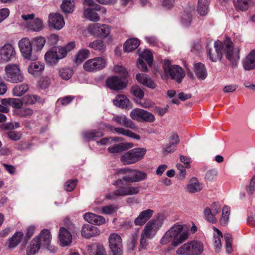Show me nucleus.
Instances as JSON below:
<instances>
[{
    "label": "nucleus",
    "mask_w": 255,
    "mask_h": 255,
    "mask_svg": "<svg viewBox=\"0 0 255 255\" xmlns=\"http://www.w3.org/2000/svg\"><path fill=\"white\" fill-rule=\"evenodd\" d=\"M110 248L113 255H121L122 244L121 236L116 233H111L109 237Z\"/></svg>",
    "instance_id": "f3484780"
},
{
    "label": "nucleus",
    "mask_w": 255,
    "mask_h": 255,
    "mask_svg": "<svg viewBox=\"0 0 255 255\" xmlns=\"http://www.w3.org/2000/svg\"><path fill=\"white\" fill-rule=\"evenodd\" d=\"M188 236V232L183 230L182 225L175 224L164 233L160 243L164 245L171 242L173 246L177 247L185 241Z\"/></svg>",
    "instance_id": "f03ea898"
},
{
    "label": "nucleus",
    "mask_w": 255,
    "mask_h": 255,
    "mask_svg": "<svg viewBox=\"0 0 255 255\" xmlns=\"http://www.w3.org/2000/svg\"><path fill=\"white\" fill-rule=\"evenodd\" d=\"M114 105L122 108H128L130 106V101L126 96L118 95L113 101Z\"/></svg>",
    "instance_id": "72a5a7b5"
},
{
    "label": "nucleus",
    "mask_w": 255,
    "mask_h": 255,
    "mask_svg": "<svg viewBox=\"0 0 255 255\" xmlns=\"http://www.w3.org/2000/svg\"><path fill=\"white\" fill-rule=\"evenodd\" d=\"M161 7L165 10H170L174 6L175 0H162Z\"/></svg>",
    "instance_id": "0e129e2a"
},
{
    "label": "nucleus",
    "mask_w": 255,
    "mask_h": 255,
    "mask_svg": "<svg viewBox=\"0 0 255 255\" xmlns=\"http://www.w3.org/2000/svg\"><path fill=\"white\" fill-rule=\"evenodd\" d=\"M204 185L195 177L191 178L186 187V190L190 193L199 192L202 190Z\"/></svg>",
    "instance_id": "393cba45"
},
{
    "label": "nucleus",
    "mask_w": 255,
    "mask_h": 255,
    "mask_svg": "<svg viewBox=\"0 0 255 255\" xmlns=\"http://www.w3.org/2000/svg\"><path fill=\"white\" fill-rule=\"evenodd\" d=\"M107 61L103 57H97L87 60L83 64L85 71L94 72L104 69L106 65Z\"/></svg>",
    "instance_id": "9b49d317"
},
{
    "label": "nucleus",
    "mask_w": 255,
    "mask_h": 255,
    "mask_svg": "<svg viewBox=\"0 0 255 255\" xmlns=\"http://www.w3.org/2000/svg\"><path fill=\"white\" fill-rule=\"evenodd\" d=\"M133 147V144L132 143H121L110 146L108 151L110 153H118Z\"/></svg>",
    "instance_id": "c756f323"
},
{
    "label": "nucleus",
    "mask_w": 255,
    "mask_h": 255,
    "mask_svg": "<svg viewBox=\"0 0 255 255\" xmlns=\"http://www.w3.org/2000/svg\"><path fill=\"white\" fill-rule=\"evenodd\" d=\"M90 55V51L87 49H82L78 52L75 57V63L79 65L82 63L84 60L88 58Z\"/></svg>",
    "instance_id": "37998d69"
},
{
    "label": "nucleus",
    "mask_w": 255,
    "mask_h": 255,
    "mask_svg": "<svg viewBox=\"0 0 255 255\" xmlns=\"http://www.w3.org/2000/svg\"><path fill=\"white\" fill-rule=\"evenodd\" d=\"M89 47L95 50L103 52L106 49V45L104 41L102 40H95L94 41L89 43Z\"/></svg>",
    "instance_id": "09e8293b"
},
{
    "label": "nucleus",
    "mask_w": 255,
    "mask_h": 255,
    "mask_svg": "<svg viewBox=\"0 0 255 255\" xmlns=\"http://www.w3.org/2000/svg\"><path fill=\"white\" fill-rule=\"evenodd\" d=\"M16 51L14 46L10 43L5 44L0 47V64H5L15 59Z\"/></svg>",
    "instance_id": "f8f14e48"
},
{
    "label": "nucleus",
    "mask_w": 255,
    "mask_h": 255,
    "mask_svg": "<svg viewBox=\"0 0 255 255\" xmlns=\"http://www.w3.org/2000/svg\"><path fill=\"white\" fill-rule=\"evenodd\" d=\"M250 0H237L235 7L242 11H246L249 6Z\"/></svg>",
    "instance_id": "5fc2aeb1"
},
{
    "label": "nucleus",
    "mask_w": 255,
    "mask_h": 255,
    "mask_svg": "<svg viewBox=\"0 0 255 255\" xmlns=\"http://www.w3.org/2000/svg\"><path fill=\"white\" fill-rule=\"evenodd\" d=\"M18 47L23 58L30 61H35L38 54L33 50L32 42L27 37H24L18 42Z\"/></svg>",
    "instance_id": "0eeeda50"
},
{
    "label": "nucleus",
    "mask_w": 255,
    "mask_h": 255,
    "mask_svg": "<svg viewBox=\"0 0 255 255\" xmlns=\"http://www.w3.org/2000/svg\"><path fill=\"white\" fill-rule=\"evenodd\" d=\"M84 4L89 6L84 11V15L86 18L93 22L100 20V17L96 12L101 9V6L96 4L93 0H85Z\"/></svg>",
    "instance_id": "ddd939ff"
},
{
    "label": "nucleus",
    "mask_w": 255,
    "mask_h": 255,
    "mask_svg": "<svg viewBox=\"0 0 255 255\" xmlns=\"http://www.w3.org/2000/svg\"><path fill=\"white\" fill-rule=\"evenodd\" d=\"M32 42L36 47L34 51L37 54V53L40 52L44 47L46 40L43 37L37 36L33 39Z\"/></svg>",
    "instance_id": "8fccbe9b"
},
{
    "label": "nucleus",
    "mask_w": 255,
    "mask_h": 255,
    "mask_svg": "<svg viewBox=\"0 0 255 255\" xmlns=\"http://www.w3.org/2000/svg\"><path fill=\"white\" fill-rule=\"evenodd\" d=\"M127 82L125 80H122L117 76H113L107 78L106 85L110 89L114 90H120L127 86Z\"/></svg>",
    "instance_id": "6ab92c4d"
},
{
    "label": "nucleus",
    "mask_w": 255,
    "mask_h": 255,
    "mask_svg": "<svg viewBox=\"0 0 255 255\" xmlns=\"http://www.w3.org/2000/svg\"><path fill=\"white\" fill-rule=\"evenodd\" d=\"M59 73L60 76L62 79L68 80L72 77L73 74V70L71 68L64 67L60 69Z\"/></svg>",
    "instance_id": "864d4df0"
},
{
    "label": "nucleus",
    "mask_w": 255,
    "mask_h": 255,
    "mask_svg": "<svg viewBox=\"0 0 255 255\" xmlns=\"http://www.w3.org/2000/svg\"><path fill=\"white\" fill-rule=\"evenodd\" d=\"M41 248H42L35 238H33L30 242L26 249V255H34L38 252Z\"/></svg>",
    "instance_id": "4c0bfd02"
},
{
    "label": "nucleus",
    "mask_w": 255,
    "mask_h": 255,
    "mask_svg": "<svg viewBox=\"0 0 255 255\" xmlns=\"http://www.w3.org/2000/svg\"><path fill=\"white\" fill-rule=\"evenodd\" d=\"M137 103L141 107L149 109L152 107L154 104V102L149 99L145 98L138 100Z\"/></svg>",
    "instance_id": "052dcab7"
},
{
    "label": "nucleus",
    "mask_w": 255,
    "mask_h": 255,
    "mask_svg": "<svg viewBox=\"0 0 255 255\" xmlns=\"http://www.w3.org/2000/svg\"><path fill=\"white\" fill-rule=\"evenodd\" d=\"M44 64L39 61L31 62L27 67V72L34 77L40 76L44 70Z\"/></svg>",
    "instance_id": "4be33fe9"
},
{
    "label": "nucleus",
    "mask_w": 255,
    "mask_h": 255,
    "mask_svg": "<svg viewBox=\"0 0 255 255\" xmlns=\"http://www.w3.org/2000/svg\"><path fill=\"white\" fill-rule=\"evenodd\" d=\"M59 240L61 246H69L72 242V236L71 233L65 228L61 227L59 230Z\"/></svg>",
    "instance_id": "5701e85b"
},
{
    "label": "nucleus",
    "mask_w": 255,
    "mask_h": 255,
    "mask_svg": "<svg viewBox=\"0 0 255 255\" xmlns=\"http://www.w3.org/2000/svg\"><path fill=\"white\" fill-rule=\"evenodd\" d=\"M38 244L44 249L50 253H55L57 251V248L51 245L52 235L50 231L44 229L40 233L34 237Z\"/></svg>",
    "instance_id": "6e6552de"
},
{
    "label": "nucleus",
    "mask_w": 255,
    "mask_h": 255,
    "mask_svg": "<svg viewBox=\"0 0 255 255\" xmlns=\"http://www.w3.org/2000/svg\"><path fill=\"white\" fill-rule=\"evenodd\" d=\"M213 243L216 252H219L222 247L221 239L223 237L221 232L217 228H214Z\"/></svg>",
    "instance_id": "ea45409f"
},
{
    "label": "nucleus",
    "mask_w": 255,
    "mask_h": 255,
    "mask_svg": "<svg viewBox=\"0 0 255 255\" xmlns=\"http://www.w3.org/2000/svg\"><path fill=\"white\" fill-rule=\"evenodd\" d=\"M1 103L4 105H9L12 107L15 110H19L22 107L23 101L22 99L19 98H5L1 100Z\"/></svg>",
    "instance_id": "2f4dec72"
},
{
    "label": "nucleus",
    "mask_w": 255,
    "mask_h": 255,
    "mask_svg": "<svg viewBox=\"0 0 255 255\" xmlns=\"http://www.w3.org/2000/svg\"><path fill=\"white\" fill-rule=\"evenodd\" d=\"M144 61H145L149 66H151L152 63L153 56L150 50H144L140 54V58L138 59L137 63V66L139 69L143 71H147V68Z\"/></svg>",
    "instance_id": "aec40b11"
},
{
    "label": "nucleus",
    "mask_w": 255,
    "mask_h": 255,
    "mask_svg": "<svg viewBox=\"0 0 255 255\" xmlns=\"http://www.w3.org/2000/svg\"><path fill=\"white\" fill-rule=\"evenodd\" d=\"M114 131L118 134L130 137L137 140L140 139V137L139 135L123 128H114Z\"/></svg>",
    "instance_id": "a18cd8bd"
},
{
    "label": "nucleus",
    "mask_w": 255,
    "mask_h": 255,
    "mask_svg": "<svg viewBox=\"0 0 255 255\" xmlns=\"http://www.w3.org/2000/svg\"><path fill=\"white\" fill-rule=\"evenodd\" d=\"M34 14H23L21 16L25 21L24 25L28 31L39 32L43 29L44 25L42 21L39 18H34Z\"/></svg>",
    "instance_id": "9d476101"
},
{
    "label": "nucleus",
    "mask_w": 255,
    "mask_h": 255,
    "mask_svg": "<svg viewBox=\"0 0 255 255\" xmlns=\"http://www.w3.org/2000/svg\"><path fill=\"white\" fill-rule=\"evenodd\" d=\"M87 251L91 255H106V252L102 246H98L96 244L87 246Z\"/></svg>",
    "instance_id": "e433bc0d"
},
{
    "label": "nucleus",
    "mask_w": 255,
    "mask_h": 255,
    "mask_svg": "<svg viewBox=\"0 0 255 255\" xmlns=\"http://www.w3.org/2000/svg\"><path fill=\"white\" fill-rule=\"evenodd\" d=\"M230 214V208L227 206H225L222 209V213L220 219V224L222 226H226L228 222Z\"/></svg>",
    "instance_id": "603ef678"
},
{
    "label": "nucleus",
    "mask_w": 255,
    "mask_h": 255,
    "mask_svg": "<svg viewBox=\"0 0 255 255\" xmlns=\"http://www.w3.org/2000/svg\"><path fill=\"white\" fill-rule=\"evenodd\" d=\"M113 120L120 125L135 130L137 128L136 125L133 121L127 118L125 115H115L113 118Z\"/></svg>",
    "instance_id": "cd10ccee"
},
{
    "label": "nucleus",
    "mask_w": 255,
    "mask_h": 255,
    "mask_svg": "<svg viewBox=\"0 0 255 255\" xmlns=\"http://www.w3.org/2000/svg\"><path fill=\"white\" fill-rule=\"evenodd\" d=\"M44 58L46 62L50 65L55 64L59 61L53 48L46 52Z\"/></svg>",
    "instance_id": "c03bdc74"
},
{
    "label": "nucleus",
    "mask_w": 255,
    "mask_h": 255,
    "mask_svg": "<svg viewBox=\"0 0 255 255\" xmlns=\"http://www.w3.org/2000/svg\"><path fill=\"white\" fill-rule=\"evenodd\" d=\"M162 224V221L160 218L153 219L147 223L141 234L140 245L142 248H146L148 240L152 239L156 235Z\"/></svg>",
    "instance_id": "7ed1b4c3"
},
{
    "label": "nucleus",
    "mask_w": 255,
    "mask_h": 255,
    "mask_svg": "<svg viewBox=\"0 0 255 255\" xmlns=\"http://www.w3.org/2000/svg\"><path fill=\"white\" fill-rule=\"evenodd\" d=\"M81 234L82 236L84 238L89 239L99 235L100 230L96 226L85 224H84L82 227Z\"/></svg>",
    "instance_id": "412c9836"
},
{
    "label": "nucleus",
    "mask_w": 255,
    "mask_h": 255,
    "mask_svg": "<svg viewBox=\"0 0 255 255\" xmlns=\"http://www.w3.org/2000/svg\"><path fill=\"white\" fill-rule=\"evenodd\" d=\"M113 71L122 76L125 79L128 75V71L127 70L121 65H115L113 67Z\"/></svg>",
    "instance_id": "4d7b16f0"
},
{
    "label": "nucleus",
    "mask_w": 255,
    "mask_h": 255,
    "mask_svg": "<svg viewBox=\"0 0 255 255\" xmlns=\"http://www.w3.org/2000/svg\"><path fill=\"white\" fill-rule=\"evenodd\" d=\"M117 207L114 205H109L100 207H93V210L94 212L98 214H102L105 215H110L113 214L117 210Z\"/></svg>",
    "instance_id": "f704fd0d"
},
{
    "label": "nucleus",
    "mask_w": 255,
    "mask_h": 255,
    "mask_svg": "<svg viewBox=\"0 0 255 255\" xmlns=\"http://www.w3.org/2000/svg\"><path fill=\"white\" fill-rule=\"evenodd\" d=\"M50 84V79L48 77H43L38 81V86L41 89L48 88Z\"/></svg>",
    "instance_id": "774afa93"
},
{
    "label": "nucleus",
    "mask_w": 255,
    "mask_h": 255,
    "mask_svg": "<svg viewBox=\"0 0 255 255\" xmlns=\"http://www.w3.org/2000/svg\"><path fill=\"white\" fill-rule=\"evenodd\" d=\"M132 93L134 96L139 99L138 100L142 99L144 96V91L138 86H135L132 88Z\"/></svg>",
    "instance_id": "69168bd1"
},
{
    "label": "nucleus",
    "mask_w": 255,
    "mask_h": 255,
    "mask_svg": "<svg viewBox=\"0 0 255 255\" xmlns=\"http://www.w3.org/2000/svg\"><path fill=\"white\" fill-rule=\"evenodd\" d=\"M153 211L146 209L141 212L134 220V224L136 226H142L152 216Z\"/></svg>",
    "instance_id": "c85d7f7f"
},
{
    "label": "nucleus",
    "mask_w": 255,
    "mask_h": 255,
    "mask_svg": "<svg viewBox=\"0 0 255 255\" xmlns=\"http://www.w3.org/2000/svg\"><path fill=\"white\" fill-rule=\"evenodd\" d=\"M61 8L65 13H72L75 8L74 1L72 0H63Z\"/></svg>",
    "instance_id": "de8ad7c7"
},
{
    "label": "nucleus",
    "mask_w": 255,
    "mask_h": 255,
    "mask_svg": "<svg viewBox=\"0 0 255 255\" xmlns=\"http://www.w3.org/2000/svg\"><path fill=\"white\" fill-rule=\"evenodd\" d=\"M22 99L23 103L26 105H33L38 100V97L35 95H26Z\"/></svg>",
    "instance_id": "bf43d9fd"
},
{
    "label": "nucleus",
    "mask_w": 255,
    "mask_h": 255,
    "mask_svg": "<svg viewBox=\"0 0 255 255\" xmlns=\"http://www.w3.org/2000/svg\"><path fill=\"white\" fill-rule=\"evenodd\" d=\"M87 31L93 36L106 38L110 33L111 30L107 25L95 23L89 26Z\"/></svg>",
    "instance_id": "2eb2a0df"
},
{
    "label": "nucleus",
    "mask_w": 255,
    "mask_h": 255,
    "mask_svg": "<svg viewBox=\"0 0 255 255\" xmlns=\"http://www.w3.org/2000/svg\"><path fill=\"white\" fill-rule=\"evenodd\" d=\"M204 214L206 219L210 222L212 223H216L217 222V218L216 217V214L213 213L210 210V208L207 207L204 210Z\"/></svg>",
    "instance_id": "13d9d810"
},
{
    "label": "nucleus",
    "mask_w": 255,
    "mask_h": 255,
    "mask_svg": "<svg viewBox=\"0 0 255 255\" xmlns=\"http://www.w3.org/2000/svg\"><path fill=\"white\" fill-rule=\"evenodd\" d=\"M214 47L215 50L214 52H211L209 49L207 50L208 55L211 61L212 62H216L218 60H221L222 57V49L223 46L221 42L217 41L214 43Z\"/></svg>",
    "instance_id": "b1692460"
},
{
    "label": "nucleus",
    "mask_w": 255,
    "mask_h": 255,
    "mask_svg": "<svg viewBox=\"0 0 255 255\" xmlns=\"http://www.w3.org/2000/svg\"><path fill=\"white\" fill-rule=\"evenodd\" d=\"M192 14L191 11H184L181 14V24L185 27L189 26L192 22Z\"/></svg>",
    "instance_id": "49530a36"
},
{
    "label": "nucleus",
    "mask_w": 255,
    "mask_h": 255,
    "mask_svg": "<svg viewBox=\"0 0 255 255\" xmlns=\"http://www.w3.org/2000/svg\"><path fill=\"white\" fill-rule=\"evenodd\" d=\"M117 174H125L122 179H117L114 185L118 188L114 191L113 193L108 194L106 198L109 200H114L117 197L132 196L139 193L140 186L123 185V182L126 183H135L144 181L147 179V174L138 169H133L130 168H124L117 170Z\"/></svg>",
    "instance_id": "f257e3e1"
},
{
    "label": "nucleus",
    "mask_w": 255,
    "mask_h": 255,
    "mask_svg": "<svg viewBox=\"0 0 255 255\" xmlns=\"http://www.w3.org/2000/svg\"><path fill=\"white\" fill-rule=\"evenodd\" d=\"M15 113L21 117H25L31 116L33 113V111L30 108H21L19 110H14Z\"/></svg>",
    "instance_id": "6e6d98bb"
},
{
    "label": "nucleus",
    "mask_w": 255,
    "mask_h": 255,
    "mask_svg": "<svg viewBox=\"0 0 255 255\" xmlns=\"http://www.w3.org/2000/svg\"><path fill=\"white\" fill-rule=\"evenodd\" d=\"M48 25L50 28L59 30L65 25L64 18L58 13L49 14Z\"/></svg>",
    "instance_id": "a211bd4d"
},
{
    "label": "nucleus",
    "mask_w": 255,
    "mask_h": 255,
    "mask_svg": "<svg viewBox=\"0 0 255 255\" xmlns=\"http://www.w3.org/2000/svg\"><path fill=\"white\" fill-rule=\"evenodd\" d=\"M139 44L140 41L137 38H130L124 43L123 50L125 52H130L136 49Z\"/></svg>",
    "instance_id": "473e14b6"
},
{
    "label": "nucleus",
    "mask_w": 255,
    "mask_h": 255,
    "mask_svg": "<svg viewBox=\"0 0 255 255\" xmlns=\"http://www.w3.org/2000/svg\"><path fill=\"white\" fill-rule=\"evenodd\" d=\"M60 60L65 58L67 55V51L63 46H58L52 48Z\"/></svg>",
    "instance_id": "680f3d73"
},
{
    "label": "nucleus",
    "mask_w": 255,
    "mask_h": 255,
    "mask_svg": "<svg viewBox=\"0 0 255 255\" xmlns=\"http://www.w3.org/2000/svg\"><path fill=\"white\" fill-rule=\"evenodd\" d=\"M130 116L136 121H144L151 123L155 120V117L153 114L140 108L133 109L130 113Z\"/></svg>",
    "instance_id": "dca6fc26"
},
{
    "label": "nucleus",
    "mask_w": 255,
    "mask_h": 255,
    "mask_svg": "<svg viewBox=\"0 0 255 255\" xmlns=\"http://www.w3.org/2000/svg\"><path fill=\"white\" fill-rule=\"evenodd\" d=\"M203 243L198 240H192L183 244L176 250L178 255H199L204 251Z\"/></svg>",
    "instance_id": "39448f33"
},
{
    "label": "nucleus",
    "mask_w": 255,
    "mask_h": 255,
    "mask_svg": "<svg viewBox=\"0 0 255 255\" xmlns=\"http://www.w3.org/2000/svg\"><path fill=\"white\" fill-rule=\"evenodd\" d=\"M83 137L87 140H95V138L100 137L103 136V133L101 131H87L82 134Z\"/></svg>",
    "instance_id": "3c124183"
},
{
    "label": "nucleus",
    "mask_w": 255,
    "mask_h": 255,
    "mask_svg": "<svg viewBox=\"0 0 255 255\" xmlns=\"http://www.w3.org/2000/svg\"><path fill=\"white\" fill-rule=\"evenodd\" d=\"M223 48L225 51L226 58L231 62L233 67H235L240 58L239 48H234L232 42L229 40L225 42Z\"/></svg>",
    "instance_id": "4468645a"
},
{
    "label": "nucleus",
    "mask_w": 255,
    "mask_h": 255,
    "mask_svg": "<svg viewBox=\"0 0 255 255\" xmlns=\"http://www.w3.org/2000/svg\"><path fill=\"white\" fill-rule=\"evenodd\" d=\"M163 69L166 74H169L171 78L180 83L185 76V73L181 67L177 65H171L168 59L164 61Z\"/></svg>",
    "instance_id": "1a4fd4ad"
},
{
    "label": "nucleus",
    "mask_w": 255,
    "mask_h": 255,
    "mask_svg": "<svg viewBox=\"0 0 255 255\" xmlns=\"http://www.w3.org/2000/svg\"><path fill=\"white\" fill-rule=\"evenodd\" d=\"M242 66L244 70H251L255 68V50H251L243 60Z\"/></svg>",
    "instance_id": "a878e982"
},
{
    "label": "nucleus",
    "mask_w": 255,
    "mask_h": 255,
    "mask_svg": "<svg viewBox=\"0 0 255 255\" xmlns=\"http://www.w3.org/2000/svg\"><path fill=\"white\" fill-rule=\"evenodd\" d=\"M3 78L7 82L15 84L22 82L25 79L23 71L16 63H9L5 66Z\"/></svg>",
    "instance_id": "20e7f679"
},
{
    "label": "nucleus",
    "mask_w": 255,
    "mask_h": 255,
    "mask_svg": "<svg viewBox=\"0 0 255 255\" xmlns=\"http://www.w3.org/2000/svg\"><path fill=\"white\" fill-rule=\"evenodd\" d=\"M209 2V0H198L197 11L201 16L208 13Z\"/></svg>",
    "instance_id": "a19ab883"
},
{
    "label": "nucleus",
    "mask_w": 255,
    "mask_h": 255,
    "mask_svg": "<svg viewBox=\"0 0 255 255\" xmlns=\"http://www.w3.org/2000/svg\"><path fill=\"white\" fill-rule=\"evenodd\" d=\"M146 151L144 148L133 149L121 156V161L124 165L136 163L144 158Z\"/></svg>",
    "instance_id": "423d86ee"
},
{
    "label": "nucleus",
    "mask_w": 255,
    "mask_h": 255,
    "mask_svg": "<svg viewBox=\"0 0 255 255\" xmlns=\"http://www.w3.org/2000/svg\"><path fill=\"white\" fill-rule=\"evenodd\" d=\"M24 237V233L21 231H17L9 239L8 246L9 249H13L19 244Z\"/></svg>",
    "instance_id": "c9c22d12"
},
{
    "label": "nucleus",
    "mask_w": 255,
    "mask_h": 255,
    "mask_svg": "<svg viewBox=\"0 0 255 255\" xmlns=\"http://www.w3.org/2000/svg\"><path fill=\"white\" fill-rule=\"evenodd\" d=\"M137 80L142 85L151 89L156 87V83L146 74H138L136 75Z\"/></svg>",
    "instance_id": "7c9ffc66"
},
{
    "label": "nucleus",
    "mask_w": 255,
    "mask_h": 255,
    "mask_svg": "<svg viewBox=\"0 0 255 255\" xmlns=\"http://www.w3.org/2000/svg\"><path fill=\"white\" fill-rule=\"evenodd\" d=\"M226 241V249L228 253H230L232 251V235L229 233H226L224 235Z\"/></svg>",
    "instance_id": "338daca9"
},
{
    "label": "nucleus",
    "mask_w": 255,
    "mask_h": 255,
    "mask_svg": "<svg viewBox=\"0 0 255 255\" xmlns=\"http://www.w3.org/2000/svg\"><path fill=\"white\" fill-rule=\"evenodd\" d=\"M194 72L200 79L204 80L207 77V73L206 68L204 65L201 63L195 64Z\"/></svg>",
    "instance_id": "79ce46f5"
},
{
    "label": "nucleus",
    "mask_w": 255,
    "mask_h": 255,
    "mask_svg": "<svg viewBox=\"0 0 255 255\" xmlns=\"http://www.w3.org/2000/svg\"><path fill=\"white\" fill-rule=\"evenodd\" d=\"M6 135L10 139L14 141L19 140L22 137L21 132L15 131H9L6 133Z\"/></svg>",
    "instance_id": "e2e57ef3"
},
{
    "label": "nucleus",
    "mask_w": 255,
    "mask_h": 255,
    "mask_svg": "<svg viewBox=\"0 0 255 255\" xmlns=\"http://www.w3.org/2000/svg\"><path fill=\"white\" fill-rule=\"evenodd\" d=\"M29 89V86L27 83H22L16 85L12 90V94L14 96L21 97Z\"/></svg>",
    "instance_id": "58836bf2"
},
{
    "label": "nucleus",
    "mask_w": 255,
    "mask_h": 255,
    "mask_svg": "<svg viewBox=\"0 0 255 255\" xmlns=\"http://www.w3.org/2000/svg\"><path fill=\"white\" fill-rule=\"evenodd\" d=\"M83 218L86 221L96 225H103L105 223L104 217L91 212L84 214Z\"/></svg>",
    "instance_id": "bb28decb"
}]
</instances>
